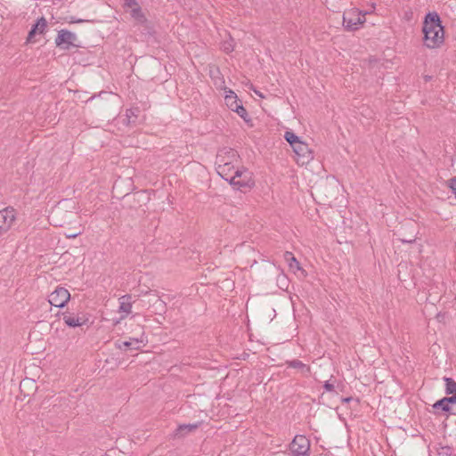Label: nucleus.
I'll use <instances>...</instances> for the list:
<instances>
[{"mask_svg": "<svg viewBox=\"0 0 456 456\" xmlns=\"http://www.w3.org/2000/svg\"><path fill=\"white\" fill-rule=\"evenodd\" d=\"M217 174L236 190L244 191L255 185L252 173L241 165L216 164Z\"/></svg>", "mask_w": 456, "mask_h": 456, "instance_id": "1", "label": "nucleus"}, {"mask_svg": "<svg viewBox=\"0 0 456 456\" xmlns=\"http://www.w3.org/2000/svg\"><path fill=\"white\" fill-rule=\"evenodd\" d=\"M422 31L424 44L428 48H436L444 42V30L436 12H428L424 20Z\"/></svg>", "mask_w": 456, "mask_h": 456, "instance_id": "2", "label": "nucleus"}, {"mask_svg": "<svg viewBox=\"0 0 456 456\" xmlns=\"http://www.w3.org/2000/svg\"><path fill=\"white\" fill-rule=\"evenodd\" d=\"M375 9V6H372V11L368 12H361L357 8H352L346 10L343 14V26L347 31H354L359 29L360 26H362L365 21V16L367 14L371 13Z\"/></svg>", "mask_w": 456, "mask_h": 456, "instance_id": "3", "label": "nucleus"}, {"mask_svg": "<svg viewBox=\"0 0 456 456\" xmlns=\"http://www.w3.org/2000/svg\"><path fill=\"white\" fill-rule=\"evenodd\" d=\"M310 446V440L306 436L297 435L290 443L289 448L295 456H308Z\"/></svg>", "mask_w": 456, "mask_h": 456, "instance_id": "4", "label": "nucleus"}, {"mask_svg": "<svg viewBox=\"0 0 456 456\" xmlns=\"http://www.w3.org/2000/svg\"><path fill=\"white\" fill-rule=\"evenodd\" d=\"M70 299L69 290L63 287L58 286L48 297L50 305L62 308Z\"/></svg>", "mask_w": 456, "mask_h": 456, "instance_id": "5", "label": "nucleus"}, {"mask_svg": "<svg viewBox=\"0 0 456 456\" xmlns=\"http://www.w3.org/2000/svg\"><path fill=\"white\" fill-rule=\"evenodd\" d=\"M240 165V159L238 152L231 148H223L218 151L216 164Z\"/></svg>", "mask_w": 456, "mask_h": 456, "instance_id": "6", "label": "nucleus"}, {"mask_svg": "<svg viewBox=\"0 0 456 456\" xmlns=\"http://www.w3.org/2000/svg\"><path fill=\"white\" fill-rule=\"evenodd\" d=\"M295 154L297 155V162L300 165H305L313 159V151L310 150L307 143L301 140L292 147Z\"/></svg>", "mask_w": 456, "mask_h": 456, "instance_id": "7", "label": "nucleus"}, {"mask_svg": "<svg viewBox=\"0 0 456 456\" xmlns=\"http://www.w3.org/2000/svg\"><path fill=\"white\" fill-rule=\"evenodd\" d=\"M76 40L77 36L75 33L67 29H61L58 32L55 38V45L63 50H69L70 46H75L74 42Z\"/></svg>", "mask_w": 456, "mask_h": 456, "instance_id": "8", "label": "nucleus"}, {"mask_svg": "<svg viewBox=\"0 0 456 456\" xmlns=\"http://www.w3.org/2000/svg\"><path fill=\"white\" fill-rule=\"evenodd\" d=\"M15 220V210L13 208H5L0 210V235L6 232Z\"/></svg>", "mask_w": 456, "mask_h": 456, "instance_id": "9", "label": "nucleus"}, {"mask_svg": "<svg viewBox=\"0 0 456 456\" xmlns=\"http://www.w3.org/2000/svg\"><path fill=\"white\" fill-rule=\"evenodd\" d=\"M62 320L65 324L70 328L81 327L89 323V319L85 314L74 315L69 313H63Z\"/></svg>", "mask_w": 456, "mask_h": 456, "instance_id": "10", "label": "nucleus"}, {"mask_svg": "<svg viewBox=\"0 0 456 456\" xmlns=\"http://www.w3.org/2000/svg\"><path fill=\"white\" fill-rule=\"evenodd\" d=\"M130 295H125L120 297L118 312L124 314L121 315L120 319H125L131 313L132 303L130 302Z\"/></svg>", "mask_w": 456, "mask_h": 456, "instance_id": "11", "label": "nucleus"}, {"mask_svg": "<svg viewBox=\"0 0 456 456\" xmlns=\"http://www.w3.org/2000/svg\"><path fill=\"white\" fill-rule=\"evenodd\" d=\"M286 364L289 368L298 370L302 374L307 376L310 373V367L299 360L287 361Z\"/></svg>", "mask_w": 456, "mask_h": 456, "instance_id": "12", "label": "nucleus"}, {"mask_svg": "<svg viewBox=\"0 0 456 456\" xmlns=\"http://www.w3.org/2000/svg\"><path fill=\"white\" fill-rule=\"evenodd\" d=\"M224 102L226 106L231 110H235L236 109H238V106L241 103L240 101L238 100L236 94L231 90L226 94Z\"/></svg>", "mask_w": 456, "mask_h": 456, "instance_id": "13", "label": "nucleus"}, {"mask_svg": "<svg viewBox=\"0 0 456 456\" xmlns=\"http://www.w3.org/2000/svg\"><path fill=\"white\" fill-rule=\"evenodd\" d=\"M130 15L138 25H143L147 22V18L140 6L132 9L130 11Z\"/></svg>", "mask_w": 456, "mask_h": 456, "instance_id": "14", "label": "nucleus"}, {"mask_svg": "<svg viewBox=\"0 0 456 456\" xmlns=\"http://www.w3.org/2000/svg\"><path fill=\"white\" fill-rule=\"evenodd\" d=\"M140 341L136 338H130L128 341L117 342V346L124 350H137L139 349Z\"/></svg>", "mask_w": 456, "mask_h": 456, "instance_id": "15", "label": "nucleus"}, {"mask_svg": "<svg viewBox=\"0 0 456 456\" xmlns=\"http://www.w3.org/2000/svg\"><path fill=\"white\" fill-rule=\"evenodd\" d=\"M444 381L445 382V393L447 395L456 394V381L448 377H444Z\"/></svg>", "mask_w": 456, "mask_h": 456, "instance_id": "16", "label": "nucleus"}, {"mask_svg": "<svg viewBox=\"0 0 456 456\" xmlns=\"http://www.w3.org/2000/svg\"><path fill=\"white\" fill-rule=\"evenodd\" d=\"M47 27V21L45 17H41L37 19L36 24L33 25V28H35L37 34H44L45 28Z\"/></svg>", "mask_w": 456, "mask_h": 456, "instance_id": "17", "label": "nucleus"}, {"mask_svg": "<svg viewBox=\"0 0 456 456\" xmlns=\"http://www.w3.org/2000/svg\"><path fill=\"white\" fill-rule=\"evenodd\" d=\"M433 408L437 411H442L444 412H450L452 410V407L448 405L444 398L436 401L433 404Z\"/></svg>", "mask_w": 456, "mask_h": 456, "instance_id": "18", "label": "nucleus"}, {"mask_svg": "<svg viewBox=\"0 0 456 456\" xmlns=\"http://www.w3.org/2000/svg\"><path fill=\"white\" fill-rule=\"evenodd\" d=\"M284 138L291 147H293L300 141L299 137L291 131H286L284 134Z\"/></svg>", "mask_w": 456, "mask_h": 456, "instance_id": "19", "label": "nucleus"}, {"mask_svg": "<svg viewBox=\"0 0 456 456\" xmlns=\"http://www.w3.org/2000/svg\"><path fill=\"white\" fill-rule=\"evenodd\" d=\"M453 449L448 445H439L436 448L437 456H452Z\"/></svg>", "mask_w": 456, "mask_h": 456, "instance_id": "20", "label": "nucleus"}, {"mask_svg": "<svg viewBox=\"0 0 456 456\" xmlns=\"http://www.w3.org/2000/svg\"><path fill=\"white\" fill-rule=\"evenodd\" d=\"M233 111L236 112L246 122L249 121L248 112L241 103L238 106V109Z\"/></svg>", "mask_w": 456, "mask_h": 456, "instance_id": "21", "label": "nucleus"}, {"mask_svg": "<svg viewBox=\"0 0 456 456\" xmlns=\"http://www.w3.org/2000/svg\"><path fill=\"white\" fill-rule=\"evenodd\" d=\"M198 428V424H183L180 425L177 428L178 433H182L183 431L191 432Z\"/></svg>", "mask_w": 456, "mask_h": 456, "instance_id": "22", "label": "nucleus"}, {"mask_svg": "<svg viewBox=\"0 0 456 456\" xmlns=\"http://www.w3.org/2000/svg\"><path fill=\"white\" fill-rule=\"evenodd\" d=\"M222 49L226 53H232L234 50L232 39H231L230 41H224L222 45Z\"/></svg>", "mask_w": 456, "mask_h": 456, "instance_id": "23", "label": "nucleus"}, {"mask_svg": "<svg viewBox=\"0 0 456 456\" xmlns=\"http://www.w3.org/2000/svg\"><path fill=\"white\" fill-rule=\"evenodd\" d=\"M403 243H412L416 240V235L415 234H412L411 236L409 235H406V236H403L399 239Z\"/></svg>", "mask_w": 456, "mask_h": 456, "instance_id": "24", "label": "nucleus"}, {"mask_svg": "<svg viewBox=\"0 0 456 456\" xmlns=\"http://www.w3.org/2000/svg\"><path fill=\"white\" fill-rule=\"evenodd\" d=\"M448 186L452 190V193L454 194L456 198V177H452L450 180H448Z\"/></svg>", "mask_w": 456, "mask_h": 456, "instance_id": "25", "label": "nucleus"}, {"mask_svg": "<svg viewBox=\"0 0 456 456\" xmlns=\"http://www.w3.org/2000/svg\"><path fill=\"white\" fill-rule=\"evenodd\" d=\"M124 5L131 10L140 6L136 0H125Z\"/></svg>", "mask_w": 456, "mask_h": 456, "instance_id": "26", "label": "nucleus"}, {"mask_svg": "<svg viewBox=\"0 0 456 456\" xmlns=\"http://www.w3.org/2000/svg\"><path fill=\"white\" fill-rule=\"evenodd\" d=\"M36 34H37V30L31 28L27 37V43H33L35 41L34 37L36 36Z\"/></svg>", "mask_w": 456, "mask_h": 456, "instance_id": "27", "label": "nucleus"}, {"mask_svg": "<svg viewBox=\"0 0 456 456\" xmlns=\"http://www.w3.org/2000/svg\"><path fill=\"white\" fill-rule=\"evenodd\" d=\"M283 257L285 259V261L288 263V262H296V257L294 256V255L290 252V251H286L284 254H283Z\"/></svg>", "mask_w": 456, "mask_h": 456, "instance_id": "28", "label": "nucleus"}, {"mask_svg": "<svg viewBox=\"0 0 456 456\" xmlns=\"http://www.w3.org/2000/svg\"><path fill=\"white\" fill-rule=\"evenodd\" d=\"M452 396L444 397L446 403L451 406V404L456 403V394H451Z\"/></svg>", "mask_w": 456, "mask_h": 456, "instance_id": "29", "label": "nucleus"}, {"mask_svg": "<svg viewBox=\"0 0 456 456\" xmlns=\"http://www.w3.org/2000/svg\"><path fill=\"white\" fill-rule=\"evenodd\" d=\"M289 266L291 270H301L299 262L296 259V262H288Z\"/></svg>", "mask_w": 456, "mask_h": 456, "instance_id": "30", "label": "nucleus"}, {"mask_svg": "<svg viewBox=\"0 0 456 456\" xmlns=\"http://www.w3.org/2000/svg\"><path fill=\"white\" fill-rule=\"evenodd\" d=\"M323 387L327 392H332L334 391L335 388L334 385L330 381H326L323 385Z\"/></svg>", "mask_w": 456, "mask_h": 456, "instance_id": "31", "label": "nucleus"}, {"mask_svg": "<svg viewBox=\"0 0 456 456\" xmlns=\"http://www.w3.org/2000/svg\"><path fill=\"white\" fill-rule=\"evenodd\" d=\"M86 20H81V19H74L73 17L70 18V20H69V23H81V22H86Z\"/></svg>", "mask_w": 456, "mask_h": 456, "instance_id": "32", "label": "nucleus"}, {"mask_svg": "<svg viewBox=\"0 0 456 456\" xmlns=\"http://www.w3.org/2000/svg\"><path fill=\"white\" fill-rule=\"evenodd\" d=\"M132 115L134 116V111L132 110H126V117L128 118V122H130V117Z\"/></svg>", "mask_w": 456, "mask_h": 456, "instance_id": "33", "label": "nucleus"}, {"mask_svg": "<svg viewBox=\"0 0 456 456\" xmlns=\"http://www.w3.org/2000/svg\"><path fill=\"white\" fill-rule=\"evenodd\" d=\"M351 400H352V398H351V397L342 398V402H343V403H349Z\"/></svg>", "mask_w": 456, "mask_h": 456, "instance_id": "34", "label": "nucleus"}]
</instances>
